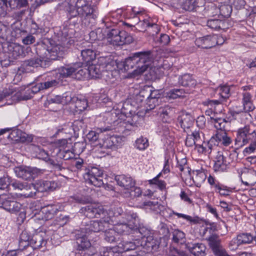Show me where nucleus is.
Returning <instances> with one entry per match:
<instances>
[{"instance_id": "39", "label": "nucleus", "mask_w": 256, "mask_h": 256, "mask_svg": "<svg viewBox=\"0 0 256 256\" xmlns=\"http://www.w3.org/2000/svg\"><path fill=\"white\" fill-rule=\"evenodd\" d=\"M216 13L219 12V16L222 18H228L232 12V7L229 4H222L216 8Z\"/></svg>"}, {"instance_id": "37", "label": "nucleus", "mask_w": 256, "mask_h": 256, "mask_svg": "<svg viewBox=\"0 0 256 256\" xmlns=\"http://www.w3.org/2000/svg\"><path fill=\"white\" fill-rule=\"evenodd\" d=\"M111 226L113 228L116 234H128L132 230V228L130 227V225L125 222L118 224L114 226Z\"/></svg>"}, {"instance_id": "55", "label": "nucleus", "mask_w": 256, "mask_h": 256, "mask_svg": "<svg viewBox=\"0 0 256 256\" xmlns=\"http://www.w3.org/2000/svg\"><path fill=\"white\" fill-rule=\"evenodd\" d=\"M41 83L43 89L44 90L56 86L59 84V81L56 79L50 80L48 78L47 81Z\"/></svg>"}, {"instance_id": "16", "label": "nucleus", "mask_w": 256, "mask_h": 256, "mask_svg": "<svg viewBox=\"0 0 256 256\" xmlns=\"http://www.w3.org/2000/svg\"><path fill=\"white\" fill-rule=\"evenodd\" d=\"M70 6L68 13L70 18L75 17L78 13H82L84 6L88 4V0H70L68 2Z\"/></svg>"}, {"instance_id": "11", "label": "nucleus", "mask_w": 256, "mask_h": 256, "mask_svg": "<svg viewBox=\"0 0 256 256\" xmlns=\"http://www.w3.org/2000/svg\"><path fill=\"white\" fill-rule=\"evenodd\" d=\"M32 150L36 153V156L39 159H42L53 166L56 170H60L62 168V166L58 163H56L54 160L48 157V153L40 146L34 145Z\"/></svg>"}, {"instance_id": "60", "label": "nucleus", "mask_w": 256, "mask_h": 256, "mask_svg": "<svg viewBox=\"0 0 256 256\" xmlns=\"http://www.w3.org/2000/svg\"><path fill=\"white\" fill-rule=\"evenodd\" d=\"M130 196L138 197L141 195L142 190L139 187L135 186H134L132 188L128 190Z\"/></svg>"}, {"instance_id": "5", "label": "nucleus", "mask_w": 256, "mask_h": 256, "mask_svg": "<svg viewBox=\"0 0 256 256\" xmlns=\"http://www.w3.org/2000/svg\"><path fill=\"white\" fill-rule=\"evenodd\" d=\"M124 212L120 207H114L108 212L107 206L97 205V223L100 230H104L109 226L112 216H123Z\"/></svg>"}, {"instance_id": "48", "label": "nucleus", "mask_w": 256, "mask_h": 256, "mask_svg": "<svg viewBox=\"0 0 256 256\" xmlns=\"http://www.w3.org/2000/svg\"><path fill=\"white\" fill-rule=\"evenodd\" d=\"M194 140V144L198 150L202 146L204 143V135L202 133H200L199 131L195 130L192 132Z\"/></svg>"}, {"instance_id": "62", "label": "nucleus", "mask_w": 256, "mask_h": 256, "mask_svg": "<svg viewBox=\"0 0 256 256\" xmlns=\"http://www.w3.org/2000/svg\"><path fill=\"white\" fill-rule=\"evenodd\" d=\"M72 198L74 200L78 203L82 204H86L89 203L90 200L88 198L84 196H74Z\"/></svg>"}, {"instance_id": "45", "label": "nucleus", "mask_w": 256, "mask_h": 256, "mask_svg": "<svg viewBox=\"0 0 256 256\" xmlns=\"http://www.w3.org/2000/svg\"><path fill=\"white\" fill-rule=\"evenodd\" d=\"M49 184V180H40L34 184V187L32 190H36L38 192H44L48 191V186Z\"/></svg>"}, {"instance_id": "47", "label": "nucleus", "mask_w": 256, "mask_h": 256, "mask_svg": "<svg viewBox=\"0 0 256 256\" xmlns=\"http://www.w3.org/2000/svg\"><path fill=\"white\" fill-rule=\"evenodd\" d=\"M82 8L84 12L82 13L78 12L77 15L80 17L94 18V9L90 4H88Z\"/></svg>"}, {"instance_id": "64", "label": "nucleus", "mask_w": 256, "mask_h": 256, "mask_svg": "<svg viewBox=\"0 0 256 256\" xmlns=\"http://www.w3.org/2000/svg\"><path fill=\"white\" fill-rule=\"evenodd\" d=\"M36 41L35 37L32 34H28L26 36L22 39L24 44L28 45L34 43Z\"/></svg>"}, {"instance_id": "34", "label": "nucleus", "mask_w": 256, "mask_h": 256, "mask_svg": "<svg viewBox=\"0 0 256 256\" xmlns=\"http://www.w3.org/2000/svg\"><path fill=\"white\" fill-rule=\"evenodd\" d=\"M254 240L253 236L250 233H241L238 234L233 241L238 246L251 243Z\"/></svg>"}, {"instance_id": "43", "label": "nucleus", "mask_w": 256, "mask_h": 256, "mask_svg": "<svg viewBox=\"0 0 256 256\" xmlns=\"http://www.w3.org/2000/svg\"><path fill=\"white\" fill-rule=\"evenodd\" d=\"M214 138H212L208 142H204L202 146L198 149V152L202 154H210L212 152V150L214 148Z\"/></svg>"}, {"instance_id": "32", "label": "nucleus", "mask_w": 256, "mask_h": 256, "mask_svg": "<svg viewBox=\"0 0 256 256\" xmlns=\"http://www.w3.org/2000/svg\"><path fill=\"white\" fill-rule=\"evenodd\" d=\"M97 196L105 195L107 194V192L112 190V186L107 184L106 178L104 181L102 179L97 178Z\"/></svg>"}, {"instance_id": "14", "label": "nucleus", "mask_w": 256, "mask_h": 256, "mask_svg": "<svg viewBox=\"0 0 256 256\" xmlns=\"http://www.w3.org/2000/svg\"><path fill=\"white\" fill-rule=\"evenodd\" d=\"M40 52H44L42 49H40L39 51H37L38 54L40 56V58H34L28 60H24L22 66H32L37 68L40 66L42 68H46L49 64V62L47 60L46 56H41Z\"/></svg>"}, {"instance_id": "53", "label": "nucleus", "mask_w": 256, "mask_h": 256, "mask_svg": "<svg viewBox=\"0 0 256 256\" xmlns=\"http://www.w3.org/2000/svg\"><path fill=\"white\" fill-rule=\"evenodd\" d=\"M139 22L136 24V29L139 32H144L146 30L147 28H149L151 24V22L149 20L144 19L141 20L140 18H138Z\"/></svg>"}, {"instance_id": "15", "label": "nucleus", "mask_w": 256, "mask_h": 256, "mask_svg": "<svg viewBox=\"0 0 256 256\" xmlns=\"http://www.w3.org/2000/svg\"><path fill=\"white\" fill-rule=\"evenodd\" d=\"M77 70L76 64L65 65L61 66L55 71L56 78L62 80L64 78L74 76V73Z\"/></svg>"}, {"instance_id": "50", "label": "nucleus", "mask_w": 256, "mask_h": 256, "mask_svg": "<svg viewBox=\"0 0 256 256\" xmlns=\"http://www.w3.org/2000/svg\"><path fill=\"white\" fill-rule=\"evenodd\" d=\"M76 243L80 250L86 249L90 246V243L87 238L84 236L76 238Z\"/></svg>"}, {"instance_id": "26", "label": "nucleus", "mask_w": 256, "mask_h": 256, "mask_svg": "<svg viewBox=\"0 0 256 256\" xmlns=\"http://www.w3.org/2000/svg\"><path fill=\"white\" fill-rule=\"evenodd\" d=\"M117 184L126 190H129L135 186V182L130 177L124 174L118 175L115 176Z\"/></svg>"}, {"instance_id": "51", "label": "nucleus", "mask_w": 256, "mask_h": 256, "mask_svg": "<svg viewBox=\"0 0 256 256\" xmlns=\"http://www.w3.org/2000/svg\"><path fill=\"white\" fill-rule=\"evenodd\" d=\"M216 192L219 193L221 196H227L232 192V189L222 184H217V186H216Z\"/></svg>"}, {"instance_id": "57", "label": "nucleus", "mask_w": 256, "mask_h": 256, "mask_svg": "<svg viewBox=\"0 0 256 256\" xmlns=\"http://www.w3.org/2000/svg\"><path fill=\"white\" fill-rule=\"evenodd\" d=\"M142 206L146 207H148L150 209L154 211H157L159 210L160 204L158 202L152 201H146L142 204Z\"/></svg>"}, {"instance_id": "8", "label": "nucleus", "mask_w": 256, "mask_h": 256, "mask_svg": "<svg viewBox=\"0 0 256 256\" xmlns=\"http://www.w3.org/2000/svg\"><path fill=\"white\" fill-rule=\"evenodd\" d=\"M14 172L16 176L25 180H31L34 178L35 174L42 173V170L36 168H32L26 166H18L14 168Z\"/></svg>"}, {"instance_id": "46", "label": "nucleus", "mask_w": 256, "mask_h": 256, "mask_svg": "<svg viewBox=\"0 0 256 256\" xmlns=\"http://www.w3.org/2000/svg\"><path fill=\"white\" fill-rule=\"evenodd\" d=\"M207 26L212 29L219 30L224 26V22L218 19H210L207 21Z\"/></svg>"}, {"instance_id": "28", "label": "nucleus", "mask_w": 256, "mask_h": 256, "mask_svg": "<svg viewBox=\"0 0 256 256\" xmlns=\"http://www.w3.org/2000/svg\"><path fill=\"white\" fill-rule=\"evenodd\" d=\"M81 56L83 62H85L87 66L91 64H95L96 58V52L90 49L80 50Z\"/></svg>"}, {"instance_id": "63", "label": "nucleus", "mask_w": 256, "mask_h": 256, "mask_svg": "<svg viewBox=\"0 0 256 256\" xmlns=\"http://www.w3.org/2000/svg\"><path fill=\"white\" fill-rule=\"evenodd\" d=\"M160 233L164 236H168L170 231L168 226L164 224L161 223L160 224Z\"/></svg>"}, {"instance_id": "56", "label": "nucleus", "mask_w": 256, "mask_h": 256, "mask_svg": "<svg viewBox=\"0 0 256 256\" xmlns=\"http://www.w3.org/2000/svg\"><path fill=\"white\" fill-rule=\"evenodd\" d=\"M22 132L18 130H13L8 136V139L12 141H18L20 140Z\"/></svg>"}, {"instance_id": "3", "label": "nucleus", "mask_w": 256, "mask_h": 256, "mask_svg": "<svg viewBox=\"0 0 256 256\" xmlns=\"http://www.w3.org/2000/svg\"><path fill=\"white\" fill-rule=\"evenodd\" d=\"M116 117V114L107 112L102 116L104 122L107 126H102V122H100L99 127L98 128L100 132L108 131L113 129H118V132H124L126 130H132L134 126V124L128 120H112V118Z\"/></svg>"}, {"instance_id": "29", "label": "nucleus", "mask_w": 256, "mask_h": 256, "mask_svg": "<svg viewBox=\"0 0 256 256\" xmlns=\"http://www.w3.org/2000/svg\"><path fill=\"white\" fill-rule=\"evenodd\" d=\"M215 172H224L228 169V164L226 158L222 152H218L215 158V162L214 166Z\"/></svg>"}, {"instance_id": "19", "label": "nucleus", "mask_w": 256, "mask_h": 256, "mask_svg": "<svg viewBox=\"0 0 256 256\" xmlns=\"http://www.w3.org/2000/svg\"><path fill=\"white\" fill-rule=\"evenodd\" d=\"M142 244L148 252H156L160 244V238H154L153 236H147Z\"/></svg>"}, {"instance_id": "17", "label": "nucleus", "mask_w": 256, "mask_h": 256, "mask_svg": "<svg viewBox=\"0 0 256 256\" xmlns=\"http://www.w3.org/2000/svg\"><path fill=\"white\" fill-rule=\"evenodd\" d=\"M121 31L118 30L114 28H110L108 27L103 28H97V34L98 33V36H97V40H105L106 39L108 41L110 39L112 40L114 37L120 34Z\"/></svg>"}, {"instance_id": "10", "label": "nucleus", "mask_w": 256, "mask_h": 256, "mask_svg": "<svg viewBox=\"0 0 256 256\" xmlns=\"http://www.w3.org/2000/svg\"><path fill=\"white\" fill-rule=\"evenodd\" d=\"M220 94L221 98L218 100H208L204 102V104L208 106H216L220 104L226 105V102L228 99L230 94V88L226 86H221L219 88Z\"/></svg>"}, {"instance_id": "2", "label": "nucleus", "mask_w": 256, "mask_h": 256, "mask_svg": "<svg viewBox=\"0 0 256 256\" xmlns=\"http://www.w3.org/2000/svg\"><path fill=\"white\" fill-rule=\"evenodd\" d=\"M236 144L242 146L250 143L249 146L245 148L246 152H252L256 150V128L247 125L240 128L237 131Z\"/></svg>"}, {"instance_id": "20", "label": "nucleus", "mask_w": 256, "mask_h": 256, "mask_svg": "<svg viewBox=\"0 0 256 256\" xmlns=\"http://www.w3.org/2000/svg\"><path fill=\"white\" fill-rule=\"evenodd\" d=\"M186 248L194 256H206L207 248L205 244L202 242H190L186 246Z\"/></svg>"}, {"instance_id": "38", "label": "nucleus", "mask_w": 256, "mask_h": 256, "mask_svg": "<svg viewBox=\"0 0 256 256\" xmlns=\"http://www.w3.org/2000/svg\"><path fill=\"white\" fill-rule=\"evenodd\" d=\"M96 204H90L84 207H82L80 210V212L86 216L91 218H95L96 216Z\"/></svg>"}, {"instance_id": "21", "label": "nucleus", "mask_w": 256, "mask_h": 256, "mask_svg": "<svg viewBox=\"0 0 256 256\" xmlns=\"http://www.w3.org/2000/svg\"><path fill=\"white\" fill-rule=\"evenodd\" d=\"M132 42V37L128 32L124 30L121 31L120 34L114 37L112 40H108V42H110L113 45L116 46L130 44Z\"/></svg>"}, {"instance_id": "61", "label": "nucleus", "mask_w": 256, "mask_h": 256, "mask_svg": "<svg viewBox=\"0 0 256 256\" xmlns=\"http://www.w3.org/2000/svg\"><path fill=\"white\" fill-rule=\"evenodd\" d=\"M9 185H10V178L8 176L0 178V190H4Z\"/></svg>"}, {"instance_id": "54", "label": "nucleus", "mask_w": 256, "mask_h": 256, "mask_svg": "<svg viewBox=\"0 0 256 256\" xmlns=\"http://www.w3.org/2000/svg\"><path fill=\"white\" fill-rule=\"evenodd\" d=\"M123 216H126V221L124 222L126 223L132 222V224H136V222H138V216L136 214L132 212H125Z\"/></svg>"}, {"instance_id": "6", "label": "nucleus", "mask_w": 256, "mask_h": 256, "mask_svg": "<svg viewBox=\"0 0 256 256\" xmlns=\"http://www.w3.org/2000/svg\"><path fill=\"white\" fill-rule=\"evenodd\" d=\"M103 135L100 134L97 137L98 144H97V158H101L105 156V154H108L104 150L112 148L118 142L117 138L114 136H107L103 138Z\"/></svg>"}, {"instance_id": "27", "label": "nucleus", "mask_w": 256, "mask_h": 256, "mask_svg": "<svg viewBox=\"0 0 256 256\" xmlns=\"http://www.w3.org/2000/svg\"><path fill=\"white\" fill-rule=\"evenodd\" d=\"M194 117L188 114H182L178 116L177 119L178 124L180 126L184 132H186V128L188 130L194 125Z\"/></svg>"}, {"instance_id": "30", "label": "nucleus", "mask_w": 256, "mask_h": 256, "mask_svg": "<svg viewBox=\"0 0 256 256\" xmlns=\"http://www.w3.org/2000/svg\"><path fill=\"white\" fill-rule=\"evenodd\" d=\"M67 126H64V128H62L61 130H58V132H64V133H72V130L74 131V132H78L81 130H83L85 127V124L84 122V120L78 119L74 120V122L70 126L72 127V129L69 128V130H66Z\"/></svg>"}, {"instance_id": "24", "label": "nucleus", "mask_w": 256, "mask_h": 256, "mask_svg": "<svg viewBox=\"0 0 256 256\" xmlns=\"http://www.w3.org/2000/svg\"><path fill=\"white\" fill-rule=\"evenodd\" d=\"M216 37H214V35H208L196 38L195 44L198 47L202 48H210L215 46L216 42Z\"/></svg>"}, {"instance_id": "33", "label": "nucleus", "mask_w": 256, "mask_h": 256, "mask_svg": "<svg viewBox=\"0 0 256 256\" xmlns=\"http://www.w3.org/2000/svg\"><path fill=\"white\" fill-rule=\"evenodd\" d=\"M178 84L184 86L194 88L196 85V81L192 75L185 74L178 78Z\"/></svg>"}, {"instance_id": "40", "label": "nucleus", "mask_w": 256, "mask_h": 256, "mask_svg": "<svg viewBox=\"0 0 256 256\" xmlns=\"http://www.w3.org/2000/svg\"><path fill=\"white\" fill-rule=\"evenodd\" d=\"M172 236V241L174 243L182 244L186 240L185 234L178 229L173 230Z\"/></svg>"}, {"instance_id": "12", "label": "nucleus", "mask_w": 256, "mask_h": 256, "mask_svg": "<svg viewBox=\"0 0 256 256\" xmlns=\"http://www.w3.org/2000/svg\"><path fill=\"white\" fill-rule=\"evenodd\" d=\"M63 48L60 46H56L50 48L46 49L45 46H42V50L44 52H40L41 56H46V59L53 60H58L62 57L63 54Z\"/></svg>"}, {"instance_id": "44", "label": "nucleus", "mask_w": 256, "mask_h": 256, "mask_svg": "<svg viewBox=\"0 0 256 256\" xmlns=\"http://www.w3.org/2000/svg\"><path fill=\"white\" fill-rule=\"evenodd\" d=\"M95 169L96 168L93 167L91 170H88L84 176L86 182L94 186H95L94 183L96 182V172H94Z\"/></svg>"}, {"instance_id": "7", "label": "nucleus", "mask_w": 256, "mask_h": 256, "mask_svg": "<svg viewBox=\"0 0 256 256\" xmlns=\"http://www.w3.org/2000/svg\"><path fill=\"white\" fill-rule=\"evenodd\" d=\"M206 240L215 256H224V253L226 251L222 246L218 235L212 234L206 238Z\"/></svg>"}, {"instance_id": "42", "label": "nucleus", "mask_w": 256, "mask_h": 256, "mask_svg": "<svg viewBox=\"0 0 256 256\" xmlns=\"http://www.w3.org/2000/svg\"><path fill=\"white\" fill-rule=\"evenodd\" d=\"M8 48L14 58H16L20 55L22 54L23 52L22 47L20 45L16 44H10L8 46Z\"/></svg>"}, {"instance_id": "35", "label": "nucleus", "mask_w": 256, "mask_h": 256, "mask_svg": "<svg viewBox=\"0 0 256 256\" xmlns=\"http://www.w3.org/2000/svg\"><path fill=\"white\" fill-rule=\"evenodd\" d=\"M138 245L135 242L122 241L117 246L116 250L118 252L122 253L123 252L134 250Z\"/></svg>"}, {"instance_id": "41", "label": "nucleus", "mask_w": 256, "mask_h": 256, "mask_svg": "<svg viewBox=\"0 0 256 256\" xmlns=\"http://www.w3.org/2000/svg\"><path fill=\"white\" fill-rule=\"evenodd\" d=\"M134 145L136 149L144 150L149 146L148 140L146 138L140 136L136 140Z\"/></svg>"}, {"instance_id": "49", "label": "nucleus", "mask_w": 256, "mask_h": 256, "mask_svg": "<svg viewBox=\"0 0 256 256\" xmlns=\"http://www.w3.org/2000/svg\"><path fill=\"white\" fill-rule=\"evenodd\" d=\"M198 6L196 0H186L182 4V8L188 11H193Z\"/></svg>"}, {"instance_id": "4", "label": "nucleus", "mask_w": 256, "mask_h": 256, "mask_svg": "<svg viewBox=\"0 0 256 256\" xmlns=\"http://www.w3.org/2000/svg\"><path fill=\"white\" fill-rule=\"evenodd\" d=\"M214 127L218 130L216 134L212 138H214V146H228L232 142L231 138L226 132V128L229 125L230 121L226 118H212Z\"/></svg>"}, {"instance_id": "1", "label": "nucleus", "mask_w": 256, "mask_h": 256, "mask_svg": "<svg viewBox=\"0 0 256 256\" xmlns=\"http://www.w3.org/2000/svg\"><path fill=\"white\" fill-rule=\"evenodd\" d=\"M154 56L151 50L134 53L126 58L124 66L128 69L136 67L134 72L138 74L144 72L152 62Z\"/></svg>"}, {"instance_id": "22", "label": "nucleus", "mask_w": 256, "mask_h": 256, "mask_svg": "<svg viewBox=\"0 0 256 256\" xmlns=\"http://www.w3.org/2000/svg\"><path fill=\"white\" fill-rule=\"evenodd\" d=\"M46 234L39 232L33 234L30 239V245L34 249L39 248L46 244Z\"/></svg>"}, {"instance_id": "58", "label": "nucleus", "mask_w": 256, "mask_h": 256, "mask_svg": "<svg viewBox=\"0 0 256 256\" xmlns=\"http://www.w3.org/2000/svg\"><path fill=\"white\" fill-rule=\"evenodd\" d=\"M146 98L148 108L150 110L154 109L156 106L159 104V102L158 100L151 98L148 96H146Z\"/></svg>"}, {"instance_id": "9", "label": "nucleus", "mask_w": 256, "mask_h": 256, "mask_svg": "<svg viewBox=\"0 0 256 256\" xmlns=\"http://www.w3.org/2000/svg\"><path fill=\"white\" fill-rule=\"evenodd\" d=\"M97 64L102 68V71H112L116 70L118 68L117 61L114 60V57L110 54L98 58Z\"/></svg>"}, {"instance_id": "36", "label": "nucleus", "mask_w": 256, "mask_h": 256, "mask_svg": "<svg viewBox=\"0 0 256 256\" xmlns=\"http://www.w3.org/2000/svg\"><path fill=\"white\" fill-rule=\"evenodd\" d=\"M252 95L248 92L242 93V104L245 112H251L254 109L252 100Z\"/></svg>"}, {"instance_id": "13", "label": "nucleus", "mask_w": 256, "mask_h": 256, "mask_svg": "<svg viewBox=\"0 0 256 256\" xmlns=\"http://www.w3.org/2000/svg\"><path fill=\"white\" fill-rule=\"evenodd\" d=\"M74 78L78 80L96 78V66L91 64L88 68H81L74 73Z\"/></svg>"}, {"instance_id": "59", "label": "nucleus", "mask_w": 256, "mask_h": 256, "mask_svg": "<svg viewBox=\"0 0 256 256\" xmlns=\"http://www.w3.org/2000/svg\"><path fill=\"white\" fill-rule=\"evenodd\" d=\"M206 176L205 172L202 170H196V174L195 179L198 183H202L205 181Z\"/></svg>"}, {"instance_id": "23", "label": "nucleus", "mask_w": 256, "mask_h": 256, "mask_svg": "<svg viewBox=\"0 0 256 256\" xmlns=\"http://www.w3.org/2000/svg\"><path fill=\"white\" fill-rule=\"evenodd\" d=\"M10 185L15 190H24L25 192L24 195L26 197L32 196L33 194L36 193V192L32 190V187L34 186L33 184H28L27 182H22L20 181L15 180L11 184L10 183Z\"/></svg>"}, {"instance_id": "31", "label": "nucleus", "mask_w": 256, "mask_h": 256, "mask_svg": "<svg viewBox=\"0 0 256 256\" xmlns=\"http://www.w3.org/2000/svg\"><path fill=\"white\" fill-rule=\"evenodd\" d=\"M98 232H102L100 234L102 238H103L106 241L109 242H112L116 240V232L114 229L110 228V226L108 228H105L104 230H100L98 225Z\"/></svg>"}, {"instance_id": "18", "label": "nucleus", "mask_w": 256, "mask_h": 256, "mask_svg": "<svg viewBox=\"0 0 256 256\" xmlns=\"http://www.w3.org/2000/svg\"><path fill=\"white\" fill-rule=\"evenodd\" d=\"M1 204L4 209L11 214H16L22 208V205L20 202L10 198L2 200Z\"/></svg>"}, {"instance_id": "25", "label": "nucleus", "mask_w": 256, "mask_h": 256, "mask_svg": "<svg viewBox=\"0 0 256 256\" xmlns=\"http://www.w3.org/2000/svg\"><path fill=\"white\" fill-rule=\"evenodd\" d=\"M56 206L51 205L42 208L38 214V218L44 220H48L52 218L58 211Z\"/></svg>"}, {"instance_id": "52", "label": "nucleus", "mask_w": 256, "mask_h": 256, "mask_svg": "<svg viewBox=\"0 0 256 256\" xmlns=\"http://www.w3.org/2000/svg\"><path fill=\"white\" fill-rule=\"evenodd\" d=\"M160 176V174H158L153 179L149 180L148 182L150 184H155L158 186V188L160 190H162L166 188V183L164 180H159Z\"/></svg>"}]
</instances>
